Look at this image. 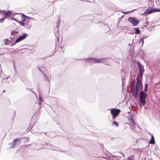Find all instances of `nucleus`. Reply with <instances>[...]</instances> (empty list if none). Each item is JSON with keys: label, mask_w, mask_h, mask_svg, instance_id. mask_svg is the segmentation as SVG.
Wrapping results in <instances>:
<instances>
[{"label": "nucleus", "mask_w": 160, "mask_h": 160, "mask_svg": "<svg viewBox=\"0 0 160 160\" xmlns=\"http://www.w3.org/2000/svg\"><path fill=\"white\" fill-rule=\"evenodd\" d=\"M147 91H148L147 88H145L144 91H143L145 93V92H147Z\"/></svg>", "instance_id": "38"}, {"label": "nucleus", "mask_w": 160, "mask_h": 160, "mask_svg": "<svg viewBox=\"0 0 160 160\" xmlns=\"http://www.w3.org/2000/svg\"><path fill=\"white\" fill-rule=\"evenodd\" d=\"M138 149V150H140V151H141L140 150V149H140V148H139V149Z\"/></svg>", "instance_id": "48"}, {"label": "nucleus", "mask_w": 160, "mask_h": 160, "mask_svg": "<svg viewBox=\"0 0 160 160\" xmlns=\"http://www.w3.org/2000/svg\"><path fill=\"white\" fill-rule=\"evenodd\" d=\"M129 122L131 123V125L132 126H133L135 127V124H134V121L132 118L131 119V120H130Z\"/></svg>", "instance_id": "20"}, {"label": "nucleus", "mask_w": 160, "mask_h": 160, "mask_svg": "<svg viewBox=\"0 0 160 160\" xmlns=\"http://www.w3.org/2000/svg\"><path fill=\"white\" fill-rule=\"evenodd\" d=\"M142 40V39H141V38L140 40L134 39L133 40V42H134L135 41H136L135 43H136L139 44L141 42H142V46L144 43V40Z\"/></svg>", "instance_id": "14"}, {"label": "nucleus", "mask_w": 160, "mask_h": 160, "mask_svg": "<svg viewBox=\"0 0 160 160\" xmlns=\"http://www.w3.org/2000/svg\"><path fill=\"white\" fill-rule=\"evenodd\" d=\"M134 10H132L131 11H128V12H122L123 13H124V14H127L129 12H132Z\"/></svg>", "instance_id": "35"}, {"label": "nucleus", "mask_w": 160, "mask_h": 160, "mask_svg": "<svg viewBox=\"0 0 160 160\" xmlns=\"http://www.w3.org/2000/svg\"><path fill=\"white\" fill-rule=\"evenodd\" d=\"M148 97V94L144 92L143 91H141L139 94V101L140 103L144 106L146 103V98Z\"/></svg>", "instance_id": "1"}, {"label": "nucleus", "mask_w": 160, "mask_h": 160, "mask_svg": "<svg viewBox=\"0 0 160 160\" xmlns=\"http://www.w3.org/2000/svg\"><path fill=\"white\" fill-rule=\"evenodd\" d=\"M135 158V156L133 155H132L128 157L127 160H134Z\"/></svg>", "instance_id": "18"}, {"label": "nucleus", "mask_w": 160, "mask_h": 160, "mask_svg": "<svg viewBox=\"0 0 160 160\" xmlns=\"http://www.w3.org/2000/svg\"><path fill=\"white\" fill-rule=\"evenodd\" d=\"M18 32L16 31L15 30H12L11 32V34L12 35H13L14 34L18 33Z\"/></svg>", "instance_id": "24"}, {"label": "nucleus", "mask_w": 160, "mask_h": 160, "mask_svg": "<svg viewBox=\"0 0 160 160\" xmlns=\"http://www.w3.org/2000/svg\"><path fill=\"white\" fill-rule=\"evenodd\" d=\"M44 133V134H45L47 135V132H45Z\"/></svg>", "instance_id": "43"}, {"label": "nucleus", "mask_w": 160, "mask_h": 160, "mask_svg": "<svg viewBox=\"0 0 160 160\" xmlns=\"http://www.w3.org/2000/svg\"><path fill=\"white\" fill-rule=\"evenodd\" d=\"M44 78L45 80H48L49 83V81L48 80V77L45 74L44 75Z\"/></svg>", "instance_id": "25"}, {"label": "nucleus", "mask_w": 160, "mask_h": 160, "mask_svg": "<svg viewBox=\"0 0 160 160\" xmlns=\"http://www.w3.org/2000/svg\"><path fill=\"white\" fill-rule=\"evenodd\" d=\"M22 19L21 20L22 22H25L26 21V18L24 16H23L22 15Z\"/></svg>", "instance_id": "21"}, {"label": "nucleus", "mask_w": 160, "mask_h": 160, "mask_svg": "<svg viewBox=\"0 0 160 160\" xmlns=\"http://www.w3.org/2000/svg\"><path fill=\"white\" fill-rule=\"evenodd\" d=\"M5 45L8 44V38L5 40Z\"/></svg>", "instance_id": "33"}, {"label": "nucleus", "mask_w": 160, "mask_h": 160, "mask_svg": "<svg viewBox=\"0 0 160 160\" xmlns=\"http://www.w3.org/2000/svg\"><path fill=\"white\" fill-rule=\"evenodd\" d=\"M47 136H49V135H47Z\"/></svg>", "instance_id": "55"}, {"label": "nucleus", "mask_w": 160, "mask_h": 160, "mask_svg": "<svg viewBox=\"0 0 160 160\" xmlns=\"http://www.w3.org/2000/svg\"><path fill=\"white\" fill-rule=\"evenodd\" d=\"M61 152H64V151H61Z\"/></svg>", "instance_id": "49"}, {"label": "nucleus", "mask_w": 160, "mask_h": 160, "mask_svg": "<svg viewBox=\"0 0 160 160\" xmlns=\"http://www.w3.org/2000/svg\"><path fill=\"white\" fill-rule=\"evenodd\" d=\"M32 92H33V93H34V92H33V91H32Z\"/></svg>", "instance_id": "56"}, {"label": "nucleus", "mask_w": 160, "mask_h": 160, "mask_svg": "<svg viewBox=\"0 0 160 160\" xmlns=\"http://www.w3.org/2000/svg\"><path fill=\"white\" fill-rule=\"evenodd\" d=\"M134 30L135 31V33L137 34H140L141 33V32L138 28H134Z\"/></svg>", "instance_id": "17"}, {"label": "nucleus", "mask_w": 160, "mask_h": 160, "mask_svg": "<svg viewBox=\"0 0 160 160\" xmlns=\"http://www.w3.org/2000/svg\"><path fill=\"white\" fill-rule=\"evenodd\" d=\"M88 62L90 63V62Z\"/></svg>", "instance_id": "54"}, {"label": "nucleus", "mask_w": 160, "mask_h": 160, "mask_svg": "<svg viewBox=\"0 0 160 160\" xmlns=\"http://www.w3.org/2000/svg\"><path fill=\"white\" fill-rule=\"evenodd\" d=\"M59 21L58 22L57 25V28H56V30L55 32H54L56 38H57V40H56V42H55V45L56 47H57L58 46H57V45L58 44V43L59 42V38H58V34H59V27L60 26L59 22H60V19H59Z\"/></svg>", "instance_id": "6"}, {"label": "nucleus", "mask_w": 160, "mask_h": 160, "mask_svg": "<svg viewBox=\"0 0 160 160\" xmlns=\"http://www.w3.org/2000/svg\"><path fill=\"white\" fill-rule=\"evenodd\" d=\"M134 82H135V83L136 82V81H135V80H134Z\"/></svg>", "instance_id": "47"}, {"label": "nucleus", "mask_w": 160, "mask_h": 160, "mask_svg": "<svg viewBox=\"0 0 160 160\" xmlns=\"http://www.w3.org/2000/svg\"><path fill=\"white\" fill-rule=\"evenodd\" d=\"M145 88H148V84L147 83H146L145 85Z\"/></svg>", "instance_id": "37"}, {"label": "nucleus", "mask_w": 160, "mask_h": 160, "mask_svg": "<svg viewBox=\"0 0 160 160\" xmlns=\"http://www.w3.org/2000/svg\"><path fill=\"white\" fill-rule=\"evenodd\" d=\"M12 38V39H13V38H14V37H13V38Z\"/></svg>", "instance_id": "53"}, {"label": "nucleus", "mask_w": 160, "mask_h": 160, "mask_svg": "<svg viewBox=\"0 0 160 160\" xmlns=\"http://www.w3.org/2000/svg\"><path fill=\"white\" fill-rule=\"evenodd\" d=\"M142 89V88L138 87L137 86H135L134 88V91L132 93V95L134 98L136 99L138 97L139 92Z\"/></svg>", "instance_id": "2"}, {"label": "nucleus", "mask_w": 160, "mask_h": 160, "mask_svg": "<svg viewBox=\"0 0 160 160\" xmlns=\"http://www.w3.org/2000/svg\"><path fill=\"white\" fill-rule=\"evenodd\" d=\"M59 48H62V47H59Z\"/></svg>", "instance_id": "50"}, {"label": "nucleus", "mask_w": 160, "mask_h": 160, "mask_svg": "<svg viewBox=\"0 0 160 160\" xmlns=\"http://www.w3.org/2000/svg\"><path fill=\"white\" fill-rule=\"evenodd\" d=\"M5 92V90H3V92Z\"/></svg>", "instance_id": "46"}, {"label": "nucleus", "mask_w": 160, "mask_h": 160, "mask_svg": "<svg viewBox=\"0 0 160 160\" xmlns=\"http://www.w3.org/2000/svg\"><path fill=\"white\" fill-rule=\"evenodd\" d=\"M38 104L39 105H41L42 102V100L41 96L39 95L38 96Z\"/></svg>", "instance_id": "19"}, {"label": "nucleus", "mask_w": 160, "mask_h": 160, "mask_svg": "<svg viewBox=\"0 0 160 160\" xmlns=\"http://www.w3.org/2000/svg\"><path fill=\"white\" fill-rule=\"evenodd\" d=\"M18 42H17V40H16V41L13 43L11 45V46L12 47L14 45H15Z\"/></svg>", "instance_id": "32"}, {"label": "nucleus", "mask_w": 160, "mask_h": 160, "mask_svg": "<svg viewBox=\"0 0 160 160\" xmlns=\"http://www.w3.org/2000/svg\"><path fill=\"white\" fill-rule=\"evenodd\" d=\"M20 79H21V81H22V82H25V79H26V78H25L24 79H23L22 78H20Z\"/></svg>", "instance_id": "36"}, {"label": "nucleus", "mask_w": 160, "mask_h": 160, "mask_svg": "<svg viewBox=\"0 0 160 160\" xmlns=\"http://www.w3.org/2000/svg\"><path fill=\"white\" fill-rule=\"evenodd\" d=\"M111 113L112 116V119L114 120L118 116L121 111L119 109L112 108L110 109Z\"/></svg>", "instance_id": "3"}, {"label": "nucleus", "mask_w": 160, "mask_h": 160, "mask_svg": "<svg viewBox=\"0 0 160 160\" xmlns=\"http://www.w3.org/2000/svg\"><path fill=\"white\" fill-rule=\"evenodd\" d=\"M6 18V17H4L3 18H2L1 19H0V23H2V22Z\"/></svg>", "instance_id": "31"}, {"label": "nucleus", "mask_w": 160, "mask_h": 160, "mask_svg": "<svg viewBox=\"0 0 160 160\" xmlns=\"http://www.w3.org/2000/svg\"><path fill=\"white\" fill-rule=\"evenodd\" d=\"M153 12H154L153 11V8H148L144 12L143 14H149Z\"/></svg>", "instance_id": "12"}, {"label": "nucleus", "mask_w": 160, "mask_h": 160, "mask_svg": "<svg viewBox=\"0 0 160 160\" xmlns=\"http://www.w3.org/2000/svg\"><path fill=\"white\" fill-rule=\"evenodd\" d=\"M122 79V81H123L124 80V79ZM124 85V83L123 82V81H122V86H123Z\"/></svg>", "instance_id": "41"}, {"label": "nucleus", "mask_w": 160, "mask_h": 160, "mask_svg": "<svg viewBox=\"0 0 160 160\" xmlns=\"http://www.w3.org/2000/svg\"><path fill=\"white\" fill-rule=\"evenodd\" d=\"M29 20H27L24 22L25 24V28H27L28 30L30 29L32 26V25L31 24H29Z\"/></svg>", "instance_id": "13"}, {"label": "nucleus", "mask_w": 160, "mask_h": 160, "mask_svg": "<svg viewBox=\"0 0 160 160\" xmlns=\"http://www.w3.org/2000/svg\"><path fill=\"white\" fill-rule=\"evenodd\" d=\"M22 15L23 16H24V17H26V18H27V19H32L33 20L34 19L33 18L27 16H26V15H25V14H24L22 13Z\"/></svg>", "instance_id": "26"}, {"label": "nucleus", "mask_w": 160, "mask_h": 160, "mask_svg": "<svg viewBox=\"0 0 160 160\" xmlns=\"http://www.w3.org/2000/svg\"><path fill=\"white\" fill-rule=\"evenodd\" d=\"M42 146L46 145H47V146H51V144H50V143H45V144H42Z\"/></svg>", "instance_id": "34"}, {"label": "nucleus", "mask_w": 160, "mask_h": 160, "mask_svg": "<svg viewBox=\"0 0 160 160\" xmlns=\"http://www.w3.org/2000/svg\"><path fill=\"white\" fill-rule=\"evenodd\" d=\"M112 124H113V125H115L117 127H118V123L115 121H113Z\"/></svg>", "instance_id": "27"}, {"label": "nucleus", "mask_w": 160, "mask_h": 160, "mask_svg": "<svg viewBox=\"0 0 160 160\" xmlns=\"http://www.w3.org/2000/svg\"><path fill=\"white\" fill-rule=\"evenodd\" d=\"M18 22L20 24L21 26H25V24L24 22Z\"/></svg>", "instance_id": "28"}, {"label": "nucleus", "mask_w": 160, "mask_h": 160, "mask_svg": "<svg viewBox=\"0 0 160 160\" xmlns=\"http://www.w3.org/2000/svg\"><path fill=\"white\" fill-rule=\"evenodd\" d=\"M105 58H92V57H89L88 58H87L83 59V60H94L95 61L96 63H99L100 62H102V60L105 59Z\"/></svg>", "instance_id": "7"}, {"label": "nucleus", "mask_w": 160, "mask_h": 160, "mask_svg": "<svg viewBox=\"0 0 160 160\" xmlns=\"http://www.w3.org/2000/svg\"><path fill=\"white\" fill-rule=\"evenodd\" d=\"M153 11L154 12H160V9L153 8Z\"/></svg>", "instance_id": "23"}, {"label": "nucleus", "mask_w": 160, "mask_h": 160, "mask_svg": "<svg viewBox=\"0 0 160 160\" xmlns=\"http://www.w3.org/2000/svg\"><path fill=\"white\" fill-rule=\"evenodd\" d=\"M28 36V34L26 33H23V35L20 36L18 38L17 40V42H19L22 40L25 39Z\"/></svg>", "instance_id": "9"}, {"label": "nucleus", "mask_w": 160, "mask_h": 160, "mask_svg": "<svg viewBox=\"0 0 160 160\" xmlns=\"http://www.w3.org/2000/svg\"><path fill=\"white\" fill-rule=\"evenodd\" d=\"M115 154L117 156H114L115 157L122 158V157H124V155L123 154L120 152H117L115 153Z\"/></svg>", "instance_id": "16"}, {"label": "nucleus", "mask_w": 160, "mask_h": 160, "mask_svg": "<svg viewBox=\"0 0 160 160\" xmlns=\"http://www.w3.org/2000/svg\"><path fill=\"white\" fill-rule=\"evenodd\" d=\"M128 21L130 22L135 27L137 26L139 22V21L138 20L134 17H129L128 18Z\"/></svg>", "instance_id": "4"}, {"label": "nucleus", "mask_w": 160, "mask_h": 160, "mask_svg": "<svg viewBox=\"0 0 160 160\" xmlns=\"http://www.w3.org/2000/svg\"><path fill=\"white\" fill-rule=\"evenodd\" d=\"M14 69H15V66H14Z\"/></svg>", "instance_id": "51"}, {"label": "nucleus", "mask_w": 160, "mask_h": 160, "mask_svg": "<svg viewBox=\"0 0 160 160\" xmlns=\"http://www.w3.org/2000/svg\"><path fill=\"white\" fill-rule=\"evenodd\" d=\"M2 71H0V77L2 76Z\"/></svg>", "instance_id": "40"}, {"label": "nucleus", "mask_w": 160, "mask_h": 160, "mask_svg": "<svg viewBox=\"0 0 160 160\" xmlns=\"http://www.w3.org/2000/svg\"><path fill=\"white\" fill-rule=\"evenodd\" d=\"M146 24H148L149 23L148 22V21H146Z\"/></svg>", "instance_id": "42"}, {"label": "nucleus", "mask_w": 160, "mask_h": 160, "mask_svg": "<svg viewBox=\"0 0 160 160\" xmlns=\"http://www.w3.org/2000/svg\"><path fill=\"white\" fill-rule=\"evenodd\" d=\"M38 68L39 70L41 72H42V71H41V69L39 68V67H38Z\"/></svg>", "instance_id": "44"}, {"label": "nucleus", "mask_w": 160, "mask_h": 160, "mask_svg": "<svg viewBox=\"0 0 160 160\" xmlns=\"http://www.w3.org/2000/svg\"><path fill=\"white\" fill-rule=\"evenodd\" d=\"M108 27V29L110 30V29L109 28V26H107Z\"/></svg>", "instance_id": "45"}, {"label": "nucleus", "mask_w": 160, "mask_h": 160, "mask_svg": "<svg viewBox=\"0 0 160 160\" xmlns=\"http://www.w3.org/2000/svg\"><path fill=\"white\" fill-rule=\"evenodd\" d=\"M137 80V84L136 86H137L138 87H140L143 89V85L142 84V79H140L138 75V74L137 75V77L136 78Z\"/></svg>", "instance_id": "8"}, {"label": "nucleus", "mask_w": 160, "mask_h": 160, "mask_svg": "<svg viewBox=\"0 0 160 160\" xmlns=\"http://www.w3.org/2000/svg\"><path fill=\"white\" fill-rule=\"evenodd\" d=\"M137 63L139 69V72H144V69L143 67L142 66L141 62L139 61H138Z\"/></svg>", "instance_id": "10"}, {"label": "nucleus", "mask_w": 160, "mask_h": 160, "mask_svg": "<svg viewBox=\"0 0 160 160\" xmlns=\"http://www.w3.org/2000/svg\"><path fill=\"white\" fill-rule=\"evenodd\" d=\"M144 72H139V75H138L140 79H142V78L143 73Z\"/></svg>", "instance_id": "22"}, {"label": "nucleus", "mask_w": 160, "mask_h": 160, "mask_svg": "<svg viewBox=\"0 0 160 160\" xmlns=\"http://www.w3.org/2000/svg\"><path fill=\"white\" fill-rule=\"evenodd\" d=\"M148 37V36H147L146 35H144L142 36V38H141V39H142V40H143L144 39L146 38L147 37Z\"/></svg>", "instance_id": "30"}, {"label": "nucleus", "mask_w": 160, "mask_h": 160, "mask_svg": "<svg viewBox=\"0 0 160 160\" xmlns=\"http://www.w3.org/2000/svg\"><path fill=\"white\" fill-rule=\"evenodd\" d=\"M105 65H110L108 64V62L106 61H102V62Z\"/></svg>", "instance_id": "29"}, {"label": "nucleus", "mask_w": 160, "mask_h": 160, "mask_svg": "<svg viewBox=\"0 0 160 160\" xmlns=\"http://www.w3.org/2000/svg\"><path fill=\"white\" fill-rule=\"evenodd\" d=\"M8 78H7L6 79L4 78V79H2V81L4 82L5 81H6Z\"/></svg>", "instance_id": "39"}, {"label": "nucleus", "mask_w": 160, "mask_h": 160, "mask_svg": "<svg viewBox=\"0 0 160 160\" xmlns=\"http://www.w3.org/2000/svg\"><path fill=\"white\" fill-rule=\"evenodd\" d=\"M3 13L4 15L6 16H9L12 14V12L11 11H6L5 10H0V13Z\"/></svg>", "instance_id": "11"}, {"label": "nucleus", "mask_w": 160, "mask_h": 160, "mask_svg": "<svg viewBox=\"0 0 160 160\" xmlns=\"http://www.w3.org/2000/svg\"><path fill=\"white\" fill-rule=\"evenodd\" d=\"M14 20H15V21H17H17L16 20V19H14Z\"/></svg>", "instance_id": "52"}, {"label": "nucleus", "mask_w": 160, "mask_h": 160, "mask_svg": "<svg viewBox=\"0 0 160 160\" xmlns=\"http://www.w3.org/2000/svg\"><path fill=\"white\" fill-rule=\"evenodd\" d=\"M149 143L150 144H154L155 143L154 137L152 135L151 136V139L150 141L149 142Z\"/></svg>", "instance_id": "15"}, {"label": "nucleus", "mask_w": 160, "mask_h": 160, "mask_svg": "<svg viewBox=\"0 0 160 160\" xmlns=\"http://www.w3.org/2000/svg\"><path fill=\"white\" fill-rule=\"evenodd\" d=\"M21 143V141L19 138H16L12 142L9 143V144L12 146L11 148L19 145Z\"/></svg>", "instance_id": "5"}]
</instances>
